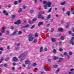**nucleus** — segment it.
Wrapping results in <instances>:
<instances>
[{
    "mask_svg": "<svg viewBox=\"0 0 74 74\" xmlns=\"http://www.w3.org/2000/svg\"><path fill=\"white\" fill-rule=\"evenodd\" d=\"M43 7L45 9H47L48 7H51V2H47L45 1H43Z\"/></svg>",
    "mask_w": 74,
    "mask_h": 74,
    "instance_id": "1",
    "label": "nucleus"
},
{
    "mask_svg": "<svg viewBox=\"0 0 74 74\" xmlns=\"http://www.w3.org/2000/svg\"><path fill=\"white\" fill-rule=\"evenodd\" d=\"M25 64H29L30 65V60L29 59H27L25 60V62L24 63Z\"/></svg>",
    "mask_w": 74,
    "mask_h": 74,
    "instance_id": "2",
    "label": "nucleus"
},
{
    "mask_svg": "<svg viewBox=\"0 0 74 74\" xmlns=\"http://www.w3.org/2000/svg\"><path fill=\"white\" fill-rule=\"evenodd\" d=\"M26 53H23L20 55V56L18 57V58H21L26 56Z\"/></svg>",
    "mask_w": 74,
    "mask_h": 74,
    "instance_id": "3",
    "label": "nucleus"
},
{
    "mask_svg": "<svg viewBox=\"0 0 74 74\" xmlns=\"http://www.w3.org/2000/svg\"><path fill=\"white\" fill-rule=\"evenodd\" d=\"M73 55V52L71 51H69V55H67L68 58L70 59V56H71Z\"/></svg>",
    "mask_w": 74,
    "mask_h": 74,
    "instance_id": "4",
    "label": "nucleus"
},
{
    "mask_svg": "<svg viewBox=\"0 0 74 74\" xmlns=\"http://www.w3.org/2000/svg\"><path fill=\"white\" fill-rule=\"evenodd\" d=\"M21 20H19L17 21L14 22V24H15V25H17V24L19 25L21 24Z\"/></svg>",
    "mask_w": 74,
    "mask_h": 74,
    "instance_id": "5",
    "label": "nucleus"
},
{
    "mask_svg": "<svg viewBox=\"0 0 74 74\" xmlns=\"http://www.w3.org/2000/svg\"><path fill=\"white\" fill-rule=\"evenodd\" d=\"M42 15L40 14H39L38 15V16L39 17V18H41L42 19H44V17L43 16H42Z\"/></svg>",
    "mask_w": 74,
    "mask_h": 74,
    "instance_id": "6",
    "label": "nucleus"
},
{
    "mask_svg": "<svg viewBox=\"0 0 74 74\" xmlns=\"http://www.w3.org/2000/svg\"><path fill=\"white\" fill-rule=\"evenodd\" d=\"M33 39H34V38L32 36H29L28 38V40L29 41H32Z\"/></svg>",
    "mask_w": 74,
    "mask_h": 74,
    "instance_id": "7",
    "label": "nucleus"
},
{
    "mask_svg": "<svg viewBox=\"0 0 74 74\" xmlns=\"http://www.w3.org/2000/svg\"><path fill=\"white\" fill-rule=\"evenodd\" d=\"M37 21V18H34L33 19L32 21H29V23L30 24H32L33 22H35V21Z\"/></svg>",
    "mask_w": 74,
    "mask_h": 74,
    "instance_id": "8",
    "label": "nucleus"
},
{
    "mask_svg": "<svg viewBox=\"0 0 74 74\" xmlns=\"http://www.w3.org/2000/svg\"><path fill=\"white\" fill-rule=\"evenodd\" d=\"M51 41L52 42H56V39L55 38H52L51 39Z\"/></svg>",
    "mask_w": 74,
    "mask_h": 74,
    "instance_id": "9",
    "label": "nucleus"
},
{
    "mask_svg": "<svg viewBox=\"0 0 74 74\" xmlns=\"http://www.w3.org/2000/svg\"><path fill=\"white\" fill-rule=\"evenodd\" d=\"M6 35H10V31H9L7 30L6 32Z\"/></svg>",
    "mask_w": 74,
    "mask_h": 74,
    "instance_id": "10",
    "label": "nucleus"
},
{
    "mask_svg": "<svg viewBox=\"0 0 74 74\" xmlns=\"http://www.w3.org/2000/svg\"><path fill=\"white\" fill-rule=\"evenodd\" d=\"M13 60L14 61H15V62H16V61H18V58H17L16 57H15L13 58Z\"/></svg>",
    "mask_w": 74,
    "mask_h": 74,
    "instance_id": "11",
    "label": "nucleus"
},
{
    "mask_svg": "<svg viewBox=\"0 0 74 74\" xmlns=\"http://www.w3.org/2000/svg\"><path fill=\"white\" fill-rule=\"evenodd\" d=\"M58 59H59V60L58 61V62H62V61H63V59L60 58H59Z\"/></svg>",
    "mask_w": 74,
    "mask_h": 74,
    "instance_id": "12",
    "label": "nucleus"
},
{
    "mask_svg": "<svg viewBox=\"0 0 74 74\" xmlns=\"http://www.w3.org/2000/svg\"><path fill=\"white\" fill-rule=\"evenodd\" d=\"M43 25V23H42V22H40L38 24V26L40 27V25Z\"/></svg>",
    "mask_w": 74,
    "mask_h": 74,
    "instance_id": "13",
    "label": "nucleus"
},
{
    "mask_svg": "<svg viewBox=\"0 0 74 74\" xmlns=\"http://www.w3.org/2000/svg\"><path fill=\"white\" fill-rule=\"evenodd\" d=\"M58 30L60 32H63V29L62 28H60L58 29Z\"/></svg>",
    "mask_w": 74,
    "mask_h": 74,
    "instance_id": "14",
    "label": "nucleus"
},
{
    "mask_svg": "<svg viewBox=\"0 0 74 74\" xmlns=\"http://www.w3.org/2000/svg\"><path fill=\"white\" fill-rule=\"evenodd\" d=\"M29 25H26L23 26V28H26V27H29Z\"/></svg>",
    "mask_w": 74,
    "mask_h": 74,
    "instance_id": "15",
    "label": "nucleus"
},
{
    "mask_svg": "<svg viewBox=\"0 0 74 74\" xmlns=\"http://www.w3.org/2000/svg\"><path fill=\"white\" fill-rule=\"evenodd\" d=\"M18 32L17 30H16L15 32L12 34V35H15L16 34V32Z\"/></svg>",
    "mask_w": 74,
    "mask_h": 74,
    "instance_id": "16",
    "label": "nucleus"
},
{
    "mask_svg": "<svg viewBox=\"0 0 74 74\" xmlns=\"http://www.w3.org/2000/svg\"><path fill=\"white\" fill-rule=\"evenodd\" d=\"M70 43L72 45H74V42L73 40H71L70 41Z\"/></svg>",
    "mask_w": 74,
    "mask_h": 74,
    "instance_id": "17",
    "label": "nucleus"
},
{
    "mask_svg": "<svg viewBox=\"0 0 74 74\" xmlns=\"http://www.w3.org/2000/svg\"><path fill=\"white\" fill-rule=\"evenodd\" d=\"M22 8H20L18 10V12H19V13H20V12H22Z\"/></svg>",
    "mask_w": 74,
    "mask_h": 74,
    "instance_id": "18",
    "label": "nucleus"
},
{
    "mask_svg": "<svg viewBox=\"0 0 74 74\" xmlns=\"http://www.w3.org/2000/svg\"><path fill=\"white\" fill-rule=\"evenodd\" d=\"M70 11H67V12L66 13V14H67L69 16L70 15Z\"/></svg>",
    "mask_w": 74,
    "mask_h": 74,
    "instance_id": "19",
    "label": "nucleus"
},
{
    "mask_svg": "<svg viewBox=\"0 0 74 74\" xmlns=\"http://www.w3.org/2000/svg\"><path fill=\"white\" fill-rule=\"evenodd\" d=\"M16 15H13L12 16V19H14L16 18Z\"/></svg>",
    "mask_w": 74,
    "mask_h": 74,
    "instance_id": "20",
    "label": "nucleus"
},
{
    "mask_svg": "<svg viewBox=\"0 0 74 74\" xmlns=\"http://www.w3.org/2000/svg\"><path fill=\"white\" fill-rule=\"evenodd\" d=\"M65 4H66V2L64 1L62 2L61 3H60V4L61 5H63Z\"/></svg>",
    "mask_w": 74,
    "mask_h": 74,
    "instance_id": "21",
    "label": "nucleus"
},
{
    "mask_svg": "<svg viewBox=\"0 0 74 74\" xmlns=\"http://www.w3.org/2000/svg\"><path fill=\"white\" fill-rule=\"evenodd\" d=\"M60 40H64V37H63V36H62L60 38Z\"/></svg>",
    "mask_w": 74,
    "mask_h": 74,
    "instance_id": "22",
    "label": "nucleus"
},
{
    "mask_svg": "<svg viewBox=\"0 0 74 74\" xmlns=\"http://www.w3.org/2000/svg\"><path fill=\"white\" fill-rule=\"evenodd\" d=\"M59 59V58H58V57H56V56H54L53 58L54 60H56V59Z\"/></svg>",
    "mask_w": 74,
    "mask_h": 74,
    "instance_id": "23",
    "label": "nucleus"
},
{
    "mask_svg": "<svg viewBox=\"0 0 74 74\" xmlns=\"http://www.w3.org/2000/svg\"><path fill=\"white\" fill-rule=\"evenodd\" d=\"M53 68H57V67H58V65H55L53 66Z\"/></svg>",
    "mask_w": 74,
    "mask_h": 74,
    "instance_id": "24",
    "label": "nucleus"
},
{
    "mask_svg": "<svg viewBox=\"0 0 74 74\" xmlns=\"http://www.w3.org/2000/svg\"><path fill=\"white\" fill-rule=\"evenodd\" d=\"M60 71V69H58L57 70V71L56 72V73H57V72H59Z\"/></svg>",
    "mask_w": 74,
    "mask_h": 74,
    "instance_id": "25",
    "label": "nucleus"
},
{
    "mask_svg": "<svg viewBox=\"0 0 74 74\" xmlns=\"http://www.w3.org/2000/svg\"><path fill=\"white\" fill-rule=\"evenodd\" d=\"M37 66V63H33V64H32V66Z\"/></svg>",
    "mask_w": 74,
    "mask_h": 74,
    "instance_id": "26",
    "label": "nucleus"
},
{
    "mask_svg": "<svg viewBox=\"0 0 74 74\" xmlns=\"http://www.w3.org/2000/svg\"><path fill=\"white\" fill-rule=\"evenodd\" d=\"M52 10V8H50L48 11V12H50Z\"/></svg>",
    "mask_w": 74,
    "mask_h": 74,
    "instance_id": "27",
    "label": "nucleus"
},
{
    "mask_svg": "<svg viewBox=\"0 0 74 74\" xmlns=\"http://www.w3.org/2000/svg\"><path fill=\"white\" fill-rule=\"evenodd\" d=\"M53 53H56L57 52L56 50L55 49H54L53 50Z\"/></svg>",
    "mask_w": 74,
    "mask_h": 74,
    "instance_id": "28",
    "label": "nucleus"
},
{
    "mask_svg": "<svg viewBox=\"0 0 74 74\" xmlns=\"http://www.w3.org/2000/svg\"><path fill=\"white\" fill-rule=\"evenodd\" d=\"M68 73L69 74H74V72H70Z\"/></svg>",
    "mask_w": 74,
    "mask_h": 74,
    "instance_id": "29",
    "label": "nucleus"
},
{
    "mask_svg": "<svg viewBox=\"0 0 74 74\" xmlns=\"http://www.w3.org/2000/svg\"><path fill=\"white\" fill-rule=\"evenodd\" d=\"M50 18H51V15H49L47 16V19H50Z\"/></svg>",
    "mask_w": 74,
    "mask_h": 74,
    "instance_id": "30",
    "label": "nucleus"
},
{
    "mask_svg": "<svg viewBox=\"0 0 74 74\" xmlns=\"http://www.w3.org/2000/svg\"><path fill=\"white\" fill-rule=\"evenodd\" d=\"M3 14H5L7 12V11L5 10H4L3 11Z\"/></svg>",
    "mask_w": 74,
    "mask_h": 74,
    "instance_id": "31",
    "label": "nucleus"
},
{
    "mask_svg": "<svg viewBox=\"0 0 74 74\" xmlns=\"http://www.w3.org/2000/svg\"><path fill=\"white\" fill-rule=\"evenodd\" d=\"M27 23V21H25L23 22V25H25V24H26Z\"/></svg>",
    "mask_w": 74,
    "mask_h": 74,
    "instance_id": "32",
    "label": "nucleus"
},
{
    "mask_svg": "<svg viewBox=\"0 0 74 74\" xmlns=\"http://www.w3.org/2000/svg\"><path fill=\"white\" fill-rule=\"evenodd\" d=\"M34 12V10H31L30 11V12L31 13V14H33V12Z\"/></svg>",
    "mask_w": 74,
    "mask_h": 74,
    "instance_id": "33",
    "label": "nucleus"
},
{
    "mask_svg": "<svg viewBox=\"0 0 74 74\" xmlns=\"http://www.w3.org/2000/svg\"><path fill=\"white\" fill-rule=\"evenodd\" d=\"M18 1H16L14 2V4H15V5L18 4Z\"/></svg>",
    "mask_w": 74,
    "mask_h": 74,
    "instance_id": "34",
    "label": "nucleus"
},
{
    "mask_svg": "<svg viewBox=\"0 0 74 74\" xmlns=\"http://www.w3.org/2000/svg\"><path fill=\"white\" fill-rule=\"evenodd\" d=\"M42 49H43V48H42V47L40 48V52H41L42 51Z\"/></svg>",
    "mask_w": 74,
    "mask_h": 74,
    "instance_id": "35",
    "label": "nucleus"
},
{
    "mask_svg": "<svg viewBox=\"0 0 74 74\" xmlns=\"http://www.w3.org/2000/svg\"><path fill=\"white\" fill-rule=\"evenodd\" d=\"M23 9H26V5H23Z\"/></svg>",
    "mask_w": 74,
    "mask_h": 74,
    "instance_id": "36",
    "label": "nucleus"
},
{
    "mask_svg": "<svg viewBox=\"0 0 74 74\" xmlns=\"http://www.w3.org/2000/svg\"><path fill=\"white\" fill-rule=\"evenodd\" d=\"M25 58H23L21 59L20 60V62H22L23 60H24Z\"/></svg>",
    "mask_w": 74,
    "mask_h": 74,
    "instance_id": "37",
    "label": "nucleus"
},
{
    "mask_svg": "<svg viewBox=\"0 0 74 74\" xmlns=\"http://www.w3.org/2000/svg\"><path fill=\"white\" fill-rule=\"evenodd\" d=\"M22 31H20L18 33V34H22Z\"/></svg>",
    "mask_w": 74,
    "mask_h": 74,
    "instance_id": "38",
    "label": "nucleus"
},
{
    "mask_svg": "<svg viewBox=\"0 0 74 74\" xmlns=\"http://www.w3.org/2000/svg\"><path fill=\"white\" fill-rule=\"evenodd\" d=\"M71 12L73 13V14L74 15V9H72L71 10Z\"/></svg>",
    "mask_w": 74,
    "mask_h": 74,
    "instance_id": "39",
    "label": "nucleus"
},
{
    "mask_svg": "<svg viewBox=\"0 0 74 74\" xmlns=\"http://www.w3.org/2000/svg\"><path fill=\"white\" fill-rule=\"evenodd\" d=\"M9 14L8 13L6 12L5 13V15H6V16H8Z\"/></svg>",
    "mask_w": 74,
    "mask_h": 74,
    "instance_id": "40",
    "label": "nucleus"
},
{
    "mask_svg": "<svg viewBox=\"0 0 74 74\" xmlns=\"http://www.w3.org/2000/svg\"><path fill=\"white\" fill-rule=\"evenodd\" d=\"M33 41L34 42V43H36V42H37V40L34 39Z\"/></svg>",
    "mask_w": 74,
    "mask_h": 74,
    "instance_id": "41",
    "label": "nucleus"
},
{
    "mask_svg": "<svg viewBox=\"0 0 74 74\" xmlns=\"http://www.w3.org/2000/svg\"><path fill=\"white\" fill-rule=\"evenodd\" d=\"M4 67H7L8 66V64H5L4 65Z\"/></svg>",
    "mask_w": 74,
    "mask_h": 74,
    "instance_id": "42",
    "label": "nucleus"
},
{
    "mask_svg": "<svg viewBox=\"0 0 74 74\" xmlns=\"http://www.w3.org/2000/svg\"><path fill=\"white\" fill-rule=\"evenodd\" d=\"M64 55H65V56H66V55H67V52H65L64 53Z\"/></svg>",
    "mask_w": 74,
    "mask_h": 74,
    "instance_id": "43",
    "label": "nucleus"
},
{
    "mask_svg": "<svg viewBox=\"0 0 74 74\" xmlns=\"http://www.w3.org/2000/svg\"><path fill=\"white\" fill-rule=\"evenodd\" d=\"M5 32V30H3L2 29V31H1V32L2 33H4Z\"/></svg>",
    "mask_w": 74,
    "mask_h": 74,
    "instance_id": "44",
    "label": "nucleus"
},
{
    "mask_svg": "<svg viewBox=\"0 0 74 74\" xmlns=\"http://www.w3.org/2000/svg\"><path fill=\"white\" fill-rule=\"evenodd\" d=\"M22 65H23V67H25L26 66V65L25 64H22Z\"/></svg>",
    "mask_w": 74,
    "mask_h": 74,
    "instance_id": "45",
    "label": "nucleus"
},
{
    "mask_svg": "<svg viewBox=\"0 0 74 74\" xmlns=\"http://www.w3.org/2000/svg\"><path fill=\"white\" fill-rule=\"evenodd\" d=\"M59 51L60 52H62L63 51V49L62 48H60L59 49Z\"/></svg>",
    "mask_w": 74,
    "mask_h": 74,
    "instance_id": "46",
    "label": "nucleus"
},
{
    "mask_svg": "<svg viewBox=\"0 0 74 74\" xmlns=\"http://www.w3.org/2000/svg\"><path fill=\"white\" fill-rule=\"evenodd\" d=\"M5 29V26L3 27V28L2 29V30H4Z\"/></svg>",
    "mask_w": 74,
    "mask_h": 74,
    "instance_id": "47",
    "label": "nucleus"
},
{
    "mask_svg": "<svg viewBox=\"0 0 74 74\" xmlns=\"http://www.w3.org/2000/svg\"><path fill=\"white\" fill-rule=\"evenodd\" d=\"M35 26V25H34L33 26H32L31 27V29H33L34 27Z\"/></svg>",
    "mask_w": 74,
    "mask_h": 74,
    "instance_id": "48",
    "label": "nucleus"
},
{
    "mask_svg": "<svg viewBox=\"0 0 74 74\" xmlns=\"http://www.w3.org/2000/svg\"><path fill=\"white\" fill-rule=\"evenodd\" d=\"M59 45L60 46L61 45H62V42H60L59 43Z\"/></svg>",
    "mask_w": 74,
    "mask_h": 74,
    "instance_id": "49",
    "label": "nucleus"
},
{
    "mask_svg": "<svg viewBox=\"0 0 74 74\" xmlns=\"http://www.w3.org/2000/svg\"><path fill=\"white\" fill-rule=\"evenodd\" d=\"M14 29V26H12L11 27V29Z\"/></svg>",
    "mask_w": 74,
    "mask_h": 74,
    "instance_id": "50",
    "label": "nucleus"
},
{
    "mask_svg": "<svg viewBox=\"0 0 74 74\" xmlns=\"http://www.w3.org/2000/svg\"><path fill=\"white\" fill-rule=\"evenodd\" d=\"M68 33H69V34H71V33H72V32L71 31H70L68 32Z\"/></svg>",
    "mask_w": 74,
    "mask_h": 74,
    "instance_id": "51",
    "label": "nucleus"
},
{
    "mask_svg": "<svg viewBox=\"0 0 74 74\" xmlns=\"http://www.w3.org/2000/svg\"><path fill=\"white\" fill-rule=\"evenodd\" d=\"M44 49L45 51H48V49L46 47Z\"/></svg>",
    "mask_w": 74,
    "mask_h": 74,
    "instance_id": "52",
    "label": "nucleus"
},
{
    "mask_svg": "<svg viewBox=\"0 0 74 74\" xmlns=\"http://www.w3.org/2000/svg\"><path fill=\"white\" fill-rule=\"evenodd\" d=\"M54 31V29L53 28H51V32H53Z\"/></svg>",
    "mask_w": 74,
    "mask_h": 74,
    "instance_id": "53",
    "label": "nucleus"
},
{
    "mask_svg": "<svg viewBox=\"0 0 74 74\" xmlns=\"http://www.w3.org/2000/svg\"><path fill=\"white\" fill-rule=\"evenodd\" d=\"M35 36L36 37H38V34H36L35 35Z\"/></svg>",
    "mask_w": 74,
    "mask_h": 74,
    "instance_id": "54",
    "label": "nucleus"
},
{
    "mask_svg": "<svg viewBox=\"0 0 74 74\" xmlns=\"http://www.w3.org/2000/svg\"><path fill=\"white\" fill-rule=\"evenodd\" d=\"M0 51H3V48L2 47L0 48Z\"/></svg>",
    "mask_w": 74,
    "mask_h": 74,
    "instance_id": "55",
    "label": "nucleus"
},
{
    "mask_svg": "<svg viewBox=\"0 0 74 74\" xmlns=\"http://www.w3.org/2000/svg\"><path fill=\"white\" fill-rule=\"evenodd\" d=\"M74 37H72L71 41H73L74 40Z\"/></svg>",
    "mask_w": 74,
    "mask_h": 74,
    "instance_id": "56",
    "label": "nucleus"
},
{
    "mask_svg": "<svg viewBox=\"0 0 74 74\" xmlns=\"http://www.w3.org/2000/svg\"><path fill=\"white\" fill-rule=\"evenodd\" d=\"M13 66H15V65H16V63H15V62H13Z\"/></svg>",
    "mask_w": 74,
    "mask_h": 74,
    "instance_id": "57",
    "label": "nucleus"
},
{
    "mask_svg": "<svg viewBox=\"0 0 74 74\" xmlns=\"http://www.w3.org/2000/svg\"><path fill=\"white\" fill-rule=\"evenodd\" d=\"M44 69L45 71H48V69H47V68H45V67Z\"/></svg>",
    "mask_w": 74,
    "mask_h": 74,
    "instance_id": "58",
    "label": "nucleus"
},
{
    "mask_svg": "<svg viewBox=\"0 0 74 74\" xmlns=\"http://www.w3.org/2000/svg\"><path fill=\"white\" fill-rule=\"evenodd\" d=\"M7 48L9 50L10 48V47L9 46H8L7 47Z\"/></svg>",
    "mask_w": 74,
    "mask_h": 74,
    "instance_id": "59",
    "label": "nucleus"
},
{
    "mask_svg": "<svg viewBox=\"0 0 74 74\" xmlns=\"http://www.w3.org/2000/svg\"><path fill=\"white\" fill-rule=\"evenodd\" d=\"M4 65H3V64H1V65H0V67H3Z\"/></svg>",
    "mask_w": 74,
    "mask_h": 74,
    "instance_id": "60",
    "label": "nucleus"
},
{
    "mask_svg": "<svg viewBox=\"0 0 74 74\" xmlns=\"http://www.w3.org/2000/svg\"><path fill=\"white\" fill-rule=\"evenodd\" d=\"M18 2L19 3H21L22 2V0H18Z\"/></svg>",
    "mask_w": 74,
    "mask_h": 74,
    "instance_id": "61",
    "label": "nucleus"
},
{
    "mask_svg": "<svg viewBox=\"0 0 74 74\" xmlns=\"http://www.w3.org/2000/svg\"><path fill=\"white\" fill-rule=\"evenodd\" d=\"M69 26L66 25V28H69Z\"/></svg>",
    "mask_w": 74,
    "mask_h": 74,
    "instance_id": "62",
    "label": "nucleus"
},
{
    "mask_svg": "<svg viewBox=\"0 0 74 74\" xmlns=\"http://www.w3.org/2000/svg\"><path fill=\"white\" fill-rule=\"evenodd\" d=\"M56 16L57 18H59V15L58 14H56Z\"/></svg>",
    "mask_w": 74,
    "mask_h": 74,
    "instance_id": "63",
    "label": "nucleus"
},
{
    "mask_svg": "<svg viewBox=\"0 0 74 74\" xmlns=\"http://www.w3.org/2000/svg\"><path fill=\"white\" fill-rule=\"evenodd\" d=\"M62 10L63 11H65V10H66V9H65V8H63L62 9Z\"/></svg>",
    "mask_w": 74,
    "mask_h": 74,
    "instance_id": "64",
    "label": "nucleus"
}]
</instances>
